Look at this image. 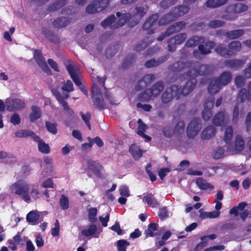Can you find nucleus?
Segmentation results:
<instances>
[{"label":"nucleus","mask_w":251,"mask_h":251,"mask_svg":"<svg viewBox=\"0 0 251 251\" xmlns=\"http://www.w3.org/2000/svg\"><path fill=\"white\" fill-rule=\"evenodd\" d=\"M35 249V247L32 242L30 240H27L26 242V250L27 251H34Z\"/></svg>","instance_id":"774afa93"},{"label":"nucleus","mask_w":251,"mask_h":251,"mask_svg":"<svg viewBox=\"0 0 251 251\" xmlns=\"http://www.w3.org/2000/svg\"><path fill=\"white\" fill-rule=\"evenodd\" d=\"M224 22L221 20L211 21L209 23V26L211 28H217L224 25Z\"/></svg>","instance_id":"6e6d98bb"},{"label":"nucleus","mask_w":251,"mask_h":251,"mask_svg":"<svg viewBox=\"0 0 251 251\" xmlns=\"http://www.w3.org/2000/svg\"><path fill=\"white\" fill-rule=\"evenodd\" d=\"M158 18L157 15H153L152 16L149 17L146 22L143 25V29L146 30H148L150 33L153 32L152 27L156 24V20Z\"/></svg>","instance_id":"a211bd4d"},{"label":"nucleus","mask_w":251,"mask_h":251,"mask_svg":"<svg viewBox=\"0 0 251 251\" xmlns=\"http://www.w3.org/2000/svg\"><path fill=\"white\" fill-rule=\"evenodd\" d=\"M245 63V61L241 60H230L225 62V65L227 67L238 69L241 67Z\"/></svg>","instance_id":"7c9ffc66"},{"label":"nucleus","mask_w":251,"mask_h":251,"mask_svg":"<svg viewBox=\"0 0 251 251\" xmlns=\"http://www.w3.org/2000/svg\"><path fill=\"white\" fill-rule=\"evenodd\" d=\"M143 201L151 207H154L158 205V202L151 194H146L143 198Z\"/></svg>","instance_id":"c85d7f7f"},{"label":"nucleus","mask_w":251,"mask_h":251,"mask_svg":"<svg viewBox=\"0 0 251 251\" xmlns=\"http://www.w3.org/2000/svg\"><path fill=\"white\" fill-rule=\"evenodd\" d=\"M201 128L200 120L198 119H193L189 124L187 127V133L188 136L193 137L195 136Z\"/></svg>","instance_id":"9d476101"},{"label":"nucleus","mask_w":251,"mask_h":251,"mask_svg":"<svg viewBox=\"0 0 251 251\" xmlns=\"http://www.w3.org/2000/svg\"><path fill=\"white\" fill-rule=\"evenodd\" d=\"M139 126L137 130V133L140 136L143 137L145 141L148 142L151 140V137L145 134L144 132L146 129V126L144 125L141 119L138 120Z\"/></svg>","instance_id":"aec40b11"},{"label":"nucleus","mask_w":251,"mask_h":251,"mask_svg":"<svg viewBox=\"0 0 251 251\" xmlns=\"http://www.w3.org/2000/svg\"><path fill=\"white\" fill-rule=\"evenodd\" d=\"M120 194L122 196L125 197H128L129 196V191L127 186L125 185H122L119 188Z\"/></svg>","instance_id":"13d9d810"},{"label":"nucleus","mask_w":251,"mask_h":251,"mask_svg":"<svg viewBox=\"0 0 251 251\" xmlns=\"http://www.w3.org/2000/svg\"><path fill=\"white\" fill-rule=\"evenodd\" d=\"M233 136V128L231 126H227L225 131L224 139L228 143L231 141Z\"/></svg>","instance_id":"79ce46f5"},{"label":"nucleus","mask_w":251,"mask_h":251,"mask_svg":"<svg viewBox=\"0 0 251 251\" xmlns=\"http://www.w3.org/2000/svg\"><path fill=\"white\" fill-rule=\"evenodd\" d=\"M163 82L159 81L152 86L151 89H149L150 92L153 99L160 93L163 90Z\"/></svg>","instance_id":"a878e982"},{"label":"nucleus","mask_w":251,"mask_h":251,"mask_svg":"<svg viewBox=\"0 0 251 251\" xmlns=\"http://www.w3.org/2000/svg\"><path fill=\"white\" fill-rule=\"evenodd\" d=\"M189 8L185 6L175 7L169 14L164 16L159 21V25H164L169 23L178 16H181L189 11Z\"/></svg>","instance_id":"423d86ee"},{"label":"nucleus","mask_w":251,"mask_h":251,"mask_svg":"<svg viewBox=\"0 0 251 251\" xmlns=\"http://www.w3.org/2000/svg\"><path fill=\"white\" fill-rule=\"evenodd\" d=\"M231 78V75L229 72H224L221 74L218 80H212L208 87L210 93H216L221 89V85L228 84Z\"/></svg>","instance_id":"39448f33"},{"label":"nucleus","mask_w":251,"mask_h":251,"mask_svg":"<svg viewBox=\"0 0 251 251\" xmlns=\"http://www.w3.org/2000/svg\"><path fill=\"white\" fill-rule=\"evenodd\" d=\"M46 126L48 130L53 134H55L57 133L56 124L52 123L50 122H46Z\"/></svg>","instance_id":"3c124183"},{"label":"nucleus","mask_w":251,"mask_h":251,"mask_svg":"<svg viewBox=\"0 0 251 251\" xmlns=\"http://www.w3.org/2000/svg\"><path fill=\"white\" fill-rule=\"evenodd\" d=\"M22 240L20 237L19 234H17L13 238V240L10 241V245L9 248L13 251H15L17 249V246L18 245L22 244Z\"/></svg>","instance_id":"ea45409f"},{"label":"nucleus","mask_w":251,"mask_h":251,"mask_svg":"<svg viewBox=\"0 0 251 251\" xmlns=\"http://www.w3.org/2000/svg\"><path fill=\"white\" fill-rule=\"evenodd\" d=\"M159 216L161 219H164L169 216V213L166 208L160 209Z\"/></svg>","instance_id":"338daca9"},{"label":"nucleus","mask_w":251,"mask_h":251,"mask_svg":"<svg viewBox=\"0 0 251 251\" xmlns=\"http://www.w3.org/2000/svg\"><path fill=\"white\" fill-rule=\"evenodd\" d=\"M59 229L60 225L59 221L56 220L54 223V227L51 230V234L53 236L58 235L59 233Z\"/></svg>","instance_id":"bf43d9fd"},{"label":"nucleus","mask_w":251,"mask_h":251,"mask_svg":"<svg viewBox=\"0 0 251 251\" xmlns=\"http://www.w3.org/2000/svg\"><path fill=\"white\" fill-rule=\"evenodd\" d=\"M212 116V111L210 109H205L202 112V118L205 120H208Z\"/></svg>","instance_id":"e2e57ef3"},{"label":"nucleus","mask_w":251,"mask_h":251,"mask_svg":"<svg viewBox=\"0 0 251 251\" xmlns=\"http://www.w3.org/2000/svg\"><path fill=\"white\" fill-rule=\"evenodd\" d=\"M149 89H147L145 91L141 92L137 97V100L142 102H145L152 100L153 98L150 92Z\"/></svg>","instance_id":"72a5a7b5"},{"label":"nucleus","mask_w":251,"mask_h":251,"mask_svg":"<svg viewBox=\"0 0 251 251\" xmlns=\"http://www.w3.org/2000/svg\"><path fill=\"white\" fill-rule=\"evenodd\" d=\"M59 204L63 210L68 209L69 207V201L68 198L64 195L61 196Z\"/></svg>","instance_id":"49530a36"},{"label":"nucleus","mask_w":251,"mask_h":251,"mask_svg":"<svg viewBox=\"0 0 251 251\" xmlns=\"http://www.w3.org/2000/svg\"><path fill=\"white\" fill-rule=\"evenodd\" d=\"M228 0H207L206 2L207 7L215 8L226 4Z\"/></svg>","instance_id":"cd10ccee"},{"label":"nucleus","mask_w":251,"mask_h":251,"mask_svg":"<svg viewBox=\"0 0 251 251\" xmlns=\"http://www.w3.org/2000/svg\"><path fill=\"white\" fill-rule=\"evenodd\" d=\"M203 41V38H201L199 36H195L192 38L189 39L186 45L188 47H191L194 46H196L198 45L200 43H202Z\"/></svg>","instance_id":"c03bdc74"},{"label":"nucleus","mask_w":251,"mask_h":251,"mask_svg":"<svg viewBox=\"0 0 251 251\" xmlns=\"http://www.w3.org/2000/svg\"><path fill=\"white\" fill-rule=\"evenodd\" d=\"M9 189L12 194L20 196L23 201L27 203L31 202L32 199L36 200L41 196L37 186L32 185L24 179L13 183Z\"/></svg>","instance_id":"f03ea898"},{"label":"nucleus","mask_w":251,"mask_h":251,"mask_svg":"<svg viewBox=\"0 0 251 251\" xmlns=\"http://www.w3.org/2000/svg\"><path fill=\"white\" fill-rule=\"evenodd\" d=\"M196 183L198 186L201 189H213L214 186L210 183H207L202 178L199 177L196 180Z\"/></svg>","instance_id":"e433bc0d"},{"label":"nucleus","mask_w":251,"mask_h":251,"mask_svg":"<svg viewBox=\"0 0 251 251\" xmlns=\"http://www.w3.org/2000/svg\"><path fill=\"white\" fill-rule=\"evenodd\" d=\"M129 151L135 159L138 160L142 156V151L135 145H132L130 146Z\"/></svg>","instance_id":"473e14b6"},{"label":"nucleus","mask_w":251,"mask_h":251,"mask_svg":"<svg viewBox=\"0 0 251 251\" xmlns=\"http://www.w3.org/2000/svg\"><path fill=\"white\" fill-rule=\"evenodd\" d=\"M229 50L224 48L223 45L218 46L216 48V52L222 56L227 57L232 55L235 52L239 51L241 49V44L240 42L235 41L232 42L229 45Z\"/></svg>","instance_id":"6e6552de"},{"label":"nucleus","mask_w":251,"mask_h":251,"mask_svg":"<svg viewBox=\"0 0 251 251\" xmlns=\"http://www.w3.org/2000/svg\"><path fill=\"white\" fill-rule=\"evenodd\" d=\"M225 150L222 147H219L213 152V156L216 159H219L224 156Z\"/></svg>","instance_id":"09e8293b"},{"label":"nucleus","mask_w":251,"mask_h":251,"mask_svg":"<svg viewBox=\"0 0 251 251\" xmlns=\"http://www.w3.org/2000/svg\"><path fill=\"white\" fill-rule=\"evenodd\" d=\"M66 69L75 83L77 86H80L81 81L76 74L74 66L72 64H68L66 66Z\"/></svg>","instance_id":"6ab92c4d"},{"label":"nucleus","mask_w":251,"mask_h":251,"mask_svg":"<svg viewBox=\"0 0 251 251\" xmlns=\"http://www.w3.org/2000/svg\"><path fill=\"white\" fill-rule=\"evenodd\" d=\"M214 47V43L212 42H208L204 47L203 45H200L199 46V50L201 53L203 54H206L210 52V50Z\"/></svg>","instance_id":"c9c22d12"},{"label":"nucleus","mask_w":251,"mask_h":251,"mask_svg":"<svg viewBox=\"0 0 251 251\" xmlns=\"http://www.w3.org/2000/svg\"><path fill=\"white\" fill-rule=\"evenodd\" d=\"M117 244L119 251H126V247L129 243L125 240H120L117 242Z\"/></svg>","instance_id":"8fccbe9b"},{"label":"nucleus","mask_w":251,"mask_h":251,"mask_svg":"<svg viewBox=\"0 0 251 251\" xmlns=\"http://www.w3.org/2000/svg\"><path fill=\"white\" fill-rule=\"evenodd\" d=\"M41 112L39 107L36 106L31 107V112L30 114V119L31 122H34L40 118Z\"/></svg>","instance_id":"f704fd0d"},{"label":"nucleus","mask_w":251,"mask_h":251,"mask_svg":"<svg viewBox=\"0 0 251 251\" xmlns=\"http://www.w3.org/2000/svg\"><path fill=\"white\" fill-rule=\"evenodd\" d=\"M244 33L242 29H237L231 31L226 34L228 38L231 39H236L241 36Z\"/></svg>","instance_id":"de8ad7c7"},{"label":"nucleus","mask_w":251,"mask_h":251,"mask_svg":"<svg viewBox=\"0 0 251 251\" xmlns=\"http://www.w3.org/2000/svg\"><path fill=\"white\" fill-rule=\"evenodd\" d=\"M229 116L225 112H219L213 118V123L218 126L226 125L229 122Z\"/></svg>","instance_id":"4468645a"},{"label":"nucleus","mask_w":251,"mask_h":251,"mask_svg":"<svg viewBox=\"0 0 251 251\" xmlns=\"http://www.w3.org/2000/svg\"><path fill=\"white\" fill-rule=\"evenodd\" d=\"M97 214V209L96 208H91L89 210V220L93 223L95 222L96 220V216Z\"/></svg>","instance_id":"5fc2aeb1"},{"label":"nucleus","mask_w":251,"mask_h":251,"mask_svg":"<svg viewBox=\"0 0 251 251\" xmlns=\"http://www.w3.org/2000/svg\"><path fill=\"white\" fill-rule=\"evenodd\" d=\"M247 5L242 3H238L235 5H230L226 9L227 15L223 16V18L227 20H233L236 19V14H239L247 10Z\"/></svg>","instance_id":"0eeeda50"},{"label":"nucleus","mask_w":251,"mask_h":251,"mask_svg":"<svg viewBox=\"0 0 251 251\" xmlns=\"http://www.w3.org/2000/svg\"><path fill=\"white\" fill-rule=\"evenodd\" d=\"M246 99L251 101V82L248 84V90L246 89H242L238 95L237 102H243Z\"/></svg>","instance_id":"dca6fc26"},{"label":"nucleus","mask_w":251,"mask_h":251,"mask_svg":"<svg viewBox=\"0 0 251 251\" xmlns=\"http://www.w3.org/2000/svg\"><path fill=\"white\" fill-rule=\"evenodd\" d=\"M147 12L146 8L144 7H136L133 11V14L131 16L129 13H125L122 15L120 12L116 13L117 18L114 19L112 28H117L124 25L127 20H131L130 25L134 26L137 24Z\"/></svg>","instance_id":"7ed1b4c3"},{"label":"nucleus","mask_w":251,"mask_h":251,"mask_svg":"<svg viewBox=\"0 0 251 251\" xmlns=\"http://www.w3.org/2000/svg\"><path fill=\"white\" fill-rule=\"evenodd\" d=\"M97 5L98 6V9L100 10V11H101L103 9L105 8L109 3L108 0H97Z\"/></svg>","instance_id":"4d7b16f0"},{"label":"nucleus","mask_w":251,"mask_h":251,"mask_svg":"<svg viewBox=\"0 0 251 251\" xmlns=\"http://www.w3.org/2000/svg\"><path fill=\"white\" fill-rule=\"evenodd\" d=\"M244 141L241 136L238 135L236 137L234 146L229 144L226 148L228 151L232 153H235L237 151H241L244 148Z\"/></svg>","instance_id":"ddd939ff"},{"label":"nucleus","mask_w":251,"mask_h":251,"mask_svg":"<svg viewBox=\"0 0 251 251\" xmlns=\"http://www.w3.org/2000/svg\"><path fill=\"white\" fill-rule=\"evenodd\" d=\"M245 78L241 75L238 76L235 78V83L238 87H241L245 84Z\"/></svg>","instance_id":"0e129e2a"},{"label":"nucleus","mask_w":251,"mask_h":251,"mask_svg":"<svg viewBox=\"0 0 251 251\" xmlns=\"http://www.w3.org/2000/svg\"><path fill=\"white\" fill-rule=\"evenodd\" d=\"M88 168L97 176H100L103 170L102 167L98 163L95 162L90 163Z\"/></svg>","instance_id":"c756f323"},{"label":"nucleus","mask_w":251,"mask_h":251,"mask_svg":"<svg viewBox=\"0 0 251 251\" xmlns=\"http://www.w3.org/2000/svg\"><path fill=\"white\" fill-rule=\"evenodd\" d=\"M56 99L59 103L63 107L64 109L67 111L68 113L71 116H73L74 113L70 107L67 105V102L64 101L62 96L59 94L58 92H55L54 93Z\"/></svg>","instance_id":"bb28decb"},{"label":"nucleus","mask_w":251,"mask_h":251,"mask_svg":"<svg viewBox=\"0 0 251 251\" xmlns=\"http://www.w3.org/2000/svg\"><path fill=\"white\" fill-rule=\"evenodd\" d=\"M15 136L18 138H25L30 136L33 139H37V135L29 130H20L15 133Z\"/></svg>","instance_id":"b1692460"},{"label":"nucleus","mask_w":251,"mask_h":251,"mask_svg":"<svg viewBox=\"0 0 251 251\" xmlns=\"http://www.w3.org/2000/svg\"><path fill=\"white\" fill-rule=\"evenodd\" d=\"M207 69L206 66L201 65L198 62H184L180 61L174 63L172 70L179 73L181 80H187L182 89H179L180 95H186L192 92L196 84L195 78L198 75H204Z\"/></svg>","instance_id":"f257e3e1"},{"label":"nucleus","mask_w":251,"mask_h":251,"mask_svg":"<svg viewBox=\"0 0 251 251\" xmlns=\"http://www.w3.org/2000/svg\"><path fill=\"white\" fill-rule=\"evenodd\" d=\"M186 38L187 35L186 34L181 33L178 34L174 38H171L169 42V50L171 51H174L175 50V47L174 46L182 43Z\"/></svg>","instance_id":"2eb2a0df"},{"label":"nucleus","mask_w":251,"mask_h":251,"mask_svg":"<svg viewBox=\"0 0 251 251\" xmlns=\"http://www.w3.org/2000/svg\"><path fill=\"white\" fill-rule=\"evenodd\" d=\"M97 229V227L95 225H91L87 229H85L81 231L82 235L85 236H90L94 235Z\"/></svg>","instance_id":"58836bf2"},{"label":"nucleus","mask_w":251,"mask_h":251,"mask_svg":"<svg viewBox=\"0 0 251 251\" xmlns=\"http://www.w3.org/2000/svg\"><path fill=\"white\" fill-rule=\"evenodd\" d=\"M98 8L97 0H94L87 6L86 11L89 14H94L100 12Z\"/></svg>","instance_id":"37998d69"},{"label":"nucleus","mask_w":251,"mask_h":251,"mask_svg":"<svg viewBox=\"0 0 251 251\" xmlns=\"http://www.w3.org/2000/svg\"><path fill=\"white\" fill-rule=\"evenodd\" d=\"M70 23V21L66 18L63 17L54 21L53 25L56 27H63L66 26Z\"/></svg>","instance_id":"4c0bfd02"},{"label":"nucleus","mask_w":251,"mask_h":251,"mask_svg":"<svg viewBox=\"0 0 251 251\" xmlns=\"http://www.w3.org/2000/svg\"><path fill=\"white\" fill-rule=\"evenodd\" d=\"M10 122L14 125H19L21 122V119L19 115L17 113L13 114L11 117Z\"/></svg>","instance_id":"052dcab7"},{"label":"nucleus","mask_w":251,"mask_h":251,"mask_svg":"<svg viewBox=\"0 0 251 251\" xmlns=\"http://www.w3.org/2000/svg\"><path fill=\"white\" fill-rule=\"evenodd\" d=\"M62 90L68 92L73 91L74 90V87L72 81L68 80L64 82V85L62 87Z\"/></svg>","instance_id":"603ef678"},{"label":"nucleus","mask_w":251,"mask_h":251,"mask_svg":"<svg viewBox=\"0 0 251 251\" xmlns=\"http://www.w3.org/2000/svg\"><path fill=\"white\" fill-rule=\"evenodd\" d=\"M166 59L167 57L166 56L162 57L160 58H158L157 59H152L148 61L146 63L145 66L146 67L149 68L155 67L164 62Z\"/></svg>","instance_id":"2f4dec72"},{"label":"nucleus","mask_w":251,"mask_h":251,"mask_svg":"<svg viewBox=\"0 0 251 251\" xmlns=\"http://www.w3.org/2000/svg\"><path fill=\"white\" fill-rule=\"evenodd\" d=\"M6 107L8 111L18 110L25 107V103L20 99H7L6 101Z\"/></svg>","instance_id":"f8f14e48"},{"label":"nucleus","mask_w":251,"mask_h":251,"mask_svg":"<svg viewBox=\"0 0 251 251\" xmlns=\"http://www.w3.org/2000/svg\"><path fill=\"white\" fill-rule=\"evenodd\" d=\"M92 79L94 83L92 92L94 104L99 108H102L104 106V104L103 101L100 99L101 95L98 85L104 86L105 77L104 76L100 77L96 74H93L92 75Z\"/></svg>","instance_id":"20e7f679"},{"label":"nucleus","mask_w":251,"mask_h":251,"mask_svg":"<svg viewBox=\"0 0 251 251\" xmlns=\"http://www.w3.org/2000/svg\"><path fill=\"white\" fill-rule=\"evenodd\" d=\"M45 162L49 166L48 167V170L47 172L42 171L41 173V176L42 178H44L47 176H50L53 171V168L50 165L52 160L49 157H46L44 159Z\"/></svg>","instance_id":"a19ab883"},{"label":"nucleus","mask_w":251,"mask_h":251,"mask_svg":"<svg viewBox=\"0 0 251 251\" xmlns=\"http://www.w3.org/2000/svg\"><path fill=\"white\" fill-rule=\"evenodd\" d=\"M14 157V155L9 152L0 151V159H7L13 158Z\"/></svg>","instance_id":"680f3d73"},{"label":"nucleus","mask_w":251,"mask_h":251,"mask_svg":"<svg viewBox=\"0 0 251 251\" xmlns=\"http://www.w3.org/2000/svg\"><path fill=\"white\" fill-rule=\"evenodd\" d=\"M154 78V75L151 74H148L145 75L143 79L138 82L136 86V88L138 89H140V87L144 88L146 87L148 84H150Z\"/></svg>","instance_id":"412c9836"},{"label":"nucleus","mask_w":251,"mask_h":251,"mask_svg":"<svg viewBox=\"0 0 251 251\" xmlns=\"http://www.w3.org/2000/svg\"><path fill=\"white\" fill-rule=\"evenodd\" d=\"M213 104L214 100L213 99L206 100L204 103V109L206 108L207 109L211 110L213 106Z\"/></svg>","instance_id":"69168bd1"},{"label":"nucleus","mask_w":251,"mask_h":251,"mask_svg":"<svg viewBox=\"0 0 251 251\" xmlns=\"http://www.w3.org/2000/svg\"><path fill=\"white\" fill-rule=\"evenodd\" d=\"M185 23L183 22H178L173 24L167 29L166 32L163 35L159 36L157 38V40L160 41H162L165 37L169 36L171 34L179 31L185 26Z\"/></svg>","instance_id":"9b49d317"},{"label":"nucleus","mask_w":251,"mask_h":251,"mask_svg":"<svg viewBox=\"0 0 251 251\" xmlns=\"http://www.w3.org/2000/svg\"><path fill=\"white\" fill-rule=\"evenodd\" d=\"M180 96V92L176 85H174L168 88L162 96V100L164 103L170 101L173 98L178 99Z\"/></svg>","instance_id":"1a4fd4ad"},{"label":"nucleus","mask_w":251,"mask_h":251,"mask_svg":"<svg viewBox=\"0 0 251 251\" xmlns=\"http://www.w3.org/2000/svg\"><path fill=\"white\" fill-rule=\"evenodd\" d=\"M114 18L115 16L114 15L110 16V17L106 18L105 20H103L101 23V25L103 27H106L109 25H111V27H112V25L113 24Z\"/></svg>","instance_id":"864d4df0"},{"label":"nucleus","mask_w":251,"mask_h":251,"mask_svg":"<svg viewBox=\"0 0 251 251\" xmlns=\"http://www.w3.org/2000/svg\"><path fill=\"white\" fill-rule=\"evenodd\" d=\"M216 132V129L212 126H208L202 132L201 136L203 139H209L213 137Z\"/></svg>","instance_id":"4be33fe9"},{"label":"nucleus","mask_w":251,"mask_h":251,"mask_svg":"<svg viewBox=\"0 0 251 251\" xmlns=\"http://www.w3.org/2000/svg\"><path fill=\"white\" fill-rule=\"evenodd\" d=\"M247 203L245 202L240 203L238 206H235L231 208L229 211L230 214H234L235 216L238 215V211L244 210L247 206Z\"/></svg>","instance_id":"a18cd8bd"},{"label":"nucleus","mask_w":251,"mask_h":251,"mask_svg":"<svg viewBox=\"0 0 251 251\" xmlns=\"http://www.w3.org/2000/svg\"><path fill=\"white\" fill-rule=\"evenodd\" d=\"M26 220L31 225L37 224L40 220L39 213L38 211H30L26 215Z\"/></svg>","instance_id":"5701e85b"},{"label":"nucleus","mask_w":251,"mask_h":251,"mask_svg":"<svg viewBox=\"0 0 251 251\" xmlns=\"http://www.w3.org/2000/svg\"><path fill=\"white\" fill-rule=\"evenodd\" d=\"M33 140L38 143V148L41 152L44 154H47L49 153L50 151V148L49 145L41 140L38 135L37 139Z\"/></svg>","instance_id":"393cba45"},{"label":"nucleus","mask_w":251,"mask_h":251,"mask_svg":"<svg viewBox=\"0 0 251 251\" xmlns=\"http://www.w3.org/2000/svg\"><path fill=\"white\" fill-rule=\"evenodd\" d=\"M34 56L37 63L44 72L47 73L50 72V69L48 67L45 60L42 57L41 52L39 50H35Z\"/></svg>","instance_id":"f3484780"}]
</instances>
